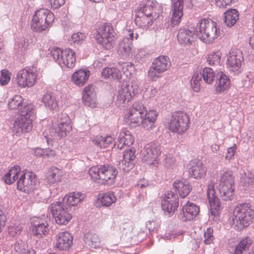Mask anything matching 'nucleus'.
I'll use <instances>...</instances> for the list:
<instances>
[{
	"label": "nucleus",
	"mask_w": 254,
	"mask_h": 254,
	"mask_svg": "<svg viewBox=\"0 0 254 254\" xmlns=\"http://www.w3.org/2000/svg\"><path fill=\"white\" fill-rule=\"evenodd\" d=\"M115 32L111 24H101L94 34L96 41L101 45L103 48L109 50L115 45Z\"/></svg>",
	"instance_id": "6"
},
{
	"label": "nucleus",
	"mask_w": 254,
	"mask_h": 254,
	"mask_svg": "<svg viewBox=\"0 0 254 254\" xmlns=\"http://www.w3.org/2000/svg\"><path fill=\"white\" fill-rule=\"evenodd\" d=\"M61 177L55 173H52L47 177L48 182L50 185H54L61 181Z\"/></svg>",
	"instance_id": "53"
},
{
	"label": "nucleus",
	"mask_w": 254,
	"mask_h": 254,
	"mask_svg": "<svg viewBox=\"0 0 254 254\" xmlns=\"http://www.w3.org/2000/svg\"><path fill=\"white\" fill-rule=\"evenodd\" d=\"M221 56L218 52L212 53L207 58V62L209 65H219L220 62Z\"/></svg>",
	"instance_id": "48"
},
{
	"label": "nucleus",
	"mask_w": 254,
	"mask_h": 254,
	"mask_svg": "<svg viewBox=\"0 0 254 254\" xmlns=\"http://www.w3.org/2000/svg\"><path fill=\"white\" fill-rule=\"evenodd\" d=\"M175 159L174 157L167 156L164 161V165L167 168H172L175 165Z\"/></svg>",
	"instance_id": "55"
},
{
	"label": "nucleus",
	"mask_w": 254,
	"mask_h": 254,
	"mask_svg": "<svg viewBox=\"0 0 254 254\" xmlns=\"http://www.w3.org/2000/svg\"><path fill=\"white\" fill-rule=\"evenodd\" d=\"M22 230V227L20 225L11 226L8 228V233L12 236L14 237L19 234Z\"/></svg>",
	"instance_id": "54"
},
{
	"label": "nucleus",
	"mask_w": 254,
	"mask_h": 254,
	"mask_svg": "<svg viewBox=\"0 0 254 254\" xmlns=\"http://www.w3.org/2000/svg\"><path fill=\"white\" fill-rule=\"evenodd\" d=\"M32 232L33 235L38 238H41L48 234L49 230L47 220L42 218L34 217L32 219Z\"/></svg>",
	"instance_id": "20"
},
{
	"label": "nucleus",
	"mask_w": 254,
	"mask_h": 254,
	"mask_svg": "<svg viewBox=\"0 0 254 254\" xmlns=\"http://www.w3.org/2000/svg\"><path fill=\"white\" fill-rule=\"evenodd\" d=\"M23 99L22 97L19 95H15L12 98L10 99L8 102V107L11 110H16L20 107L23 106ZM25 105H24V106ZM23 107H22L23 108Z\"/></svg>",
	"instance_id": "45"
},
{
	"label": "nucleus",
	"mask_w": 254,
	"mask_h": 254,
	"mask_svg": "<svg viewBox=\"0 0 254 254\" xmlns=\"http://www.w3.org/2000/svg\"><path fill=\"white\" fill-rule=\"evenodd\" d=\"M103 206H109L116 200V197L113 192H108L104 193L99 198Z\"/></svg>",
	"instance_id": "44"
},
{
	"label": "nucleus",
	"mask_w": 254,
	"mask_h": 254,
	"mask_svg": "<svg viewBox=\"0 0 254 254\" xmlns=\"http://www.w3.org/2000/svg\"><path fill=\"white\" fill-rule=\"evenodd\" d=\"M72 237L67 231L61 232L57 235L56 247L61 251L68 250L72 244Z\"/></svg>",
	"instance_id": "23"
},
{
	"label": "nucleus",
	"mask_w": 254,
	"mask_h": 254,
	"mask_svg": "<svg viewBox=\"0 0 254 254\" xmlns=\"http://www.w3.org/2000/svg\"><path fill=\"white\" fill-rule=\"evenodd\" d=\"M85 37L86 36L84 33L78 32L72 35L71 41L74 43L80 44L85 40Z\"/></svg>",
	"instance_id": "52"
},
{
	"label": "nucleus",
	"mask_w": 254,
	"mask_h": 254,
	"mask_svg": "<svg viewBox=\"0 0 254 254\" xmlns=\"http://www.w3.org/2000/svg\"><path fill=\"white\" fill-rule=\"evenodd\" d=\"M189 176L191 177L199 179L205 176L206 168L205 165L199 160H192L190 162L187 166Z\"/></svg>",
	"instance_id": "19"
},
{
	"label": "nucleus",
	"mask_w": 254,
	"mask_h": 254,
	"mask_svg": "<svg viewBox=\"0 0 254 254\" xmlns=\"http://www.w3.org/2000/svg\"><path fill=\"white\" fill-rule=\"evenodd\" d=\"M244 62L242 52L239 50L233 51L229 53L227 60V65L229 70L239 71Z\"/></svg>",
	"instance_id": "16"
},
{
	"label": "nucleus",
	"mask_w": 254,
	"mask_h": 254,
	"mask_svg": "<svg viewBox=\"0 0 254 254\" xmlns=\"http://www.w3.org/2000/svg\"><path fill=\"white\" fill-rule=\"evenodd\" d=\"M114 139L111 136H107L105 137L100 136L93 140L95 145L101 148H105L111 144Z\"/></svg>",
	"instance_id": "43"
},
{
	"label": "nucleus",
	"mask_w": 254,
	"mask_h": 254,
	"mask_svg": "<svg viewBox=\"0 0 254 254\" xmlns=\"http://www.w3.org/2000/svg\"><path fill=\"white\" fill-rule=\"evenodd\" d=\"M254 182V178L253 175H247L245 173L241 177V183L246 187V190L251 189Z\"/></svg>",
	"instance_id": "47"
},
{
	"label": "nucleus",
	"mask_w": 254,
	"mask_h": 254,
	"mask_svg": "<svg viewBox=\"0 0 254 254\" xmlns=\"http://www.w3.org/2000/svg\"><path fill=\"white\" fill-rule=\"evenodd\" d=\"M42 102L45 106L50 110H56L58 108V102L53 93H47L44 95Z\"/></svg>",
	"instance_id": "39"
},
{
	"label": "nucleus",
	"mask_w": 254,
	"mask_h": 254,
	"mask_svg": "<svg viewBox=\"0 0 254 254\" xmlns=\"http://www.w3.org/2000/svg\"><path fill=\"white\" fill-rule=\"evenodd\" d=\"M134 142V138L130 132L128 131H124L120 132L118 141L114 144L115 147H117L120 149H122L125 145L130 146Z\"/></svg>",
	"instance_id": "31"
},
{
	"label": "nucleus",
	"mask_w": 254,
	"mask_h": 254,
	"mask_svg": "<svg viewBox=\"0 0 254 254\" xmlns=\"http://www.w3.org/2000/svg\"><path fill=\"white\" fill-rule=\"evenodd\" d=\"M179 204L178 195L172 191H168L161 201L162 210L169 216H171L175 212Z\"/></svg>",
	"instance_id": "15"
},
{
	"label": "nucleus",
	"mask_w": 254,
	"mask_h": 254,
	"mask_svg": "<svg viewBox=\"0 0 254 254\" xmlns=\"http://www.w3.org/2000/svg\"><path fill=\"white\" fill-rule=\"evenodd\" d=\"M230 85L228 76L222 71H219L216 74L215 89L217 92H221L227 89Z\"/></svg>",
	"instance_id": "29"
},
{
	"label": "nucleus",
	"mask_w": 254,
	"mask_h": 254,
	"mask_svg": "<svg viewBox=\"0 0 254 254\" xmlns=\"http://www.w3.org/2000/svg\"><path fill=\"white\" fill-rule=\"evenodd\" d=\"M235 177L232 171H226L221 175L219 186L235 187Z\"/></svg>",
	"instance_id": "40"
},
{
	"label": "nucleus",
	"mask_w": 254,
	"mask_h": 254,
	"mask_svg": "<svg viewBox=\"0 0 254 254\" xmlns=\"http://www.w3.org/2000/svg\"><path fill=\"white\" fill-rule=\"evenodd\" d=\"M120 93H123L124 95H128V100H130L138 92V85L135 81L128 82L126 86H122L119 90Z\"/></svg>",
	"instance_id": "34"
},
{
	"label": "nucleus",
	"mask_w": 254,
	"mask_h": 254,
	"mask_svg": "<svg viewBox=\"0 0 254 254\" xmlns=\"http://www.w3.org/2000/svg\"><path fill=\"white\" fill-rule=\"evenodd\" d=\"M36 69L32 67H26L19 71L17 74L16 80L18 85L21 87H31L36 81Z\"/></svg>",
	"instance_id": "13"
},
{
	"label": "nucleus",
	"mask_w": 254,
	"mask_h": 254,
	"mask_svg": "<svg viewBox=\"0 0 254 254\" xmlns=\"http://www.w3.org/2000/svg\"><path fill=\"white\" fill-rule=\"evenodd\" d=\"M189 124V117L186 113L181 111L176 112L172 114L169 124V129L173 132L182 133L188 128Z\"/></svg>",
	"instance_id": "10"
},
{
	"label": "nucleus",
	"mask_w": 254,
	"mask_h": 254,
	"mask_svg": "<svg viewBox=\"0 0 254 254\" xmlns=\"http://www.w3.org/2000/svg\"><path fill=\"white\" fill-rule=\"evenodd\" d=\"M19 118L13 123L12 130L17 133H26L32 127V120L34 118L35 109L31 104H27L19 110Z\"/></svg>",
	"instance_id": "4"
},
{
	"label": "nucleus",
	"mask_w": 254,
	"mask_h": 254,
	"mask_svg": "<svg viewBox=\"0 0 254 254\" xmlns=\"http://www.w3.org/2000/svg\"><path fill=\"white\" fill-rule=\"evenodd\" d=\"M62 116L61 118H60V121H59L58 120V124H65V123H68V124H70V119L69 118V117H68V116H67L65 114H64V115H62Z\"/></svg>",
	"instance_id": "63"
},
{
	"label": "nucleus",
	"mask_w": 254,
	"mask_h": 254,
	"mask_svg": "<svg viewBox=\"0 0 254 254\" xmlns=\"http://www.w3.org/2000/svg\"><path fill=\"white\" fill-rule=\"evenodd\" d=\"M157 112L154 110H150L149 112L146 113L144 117L142 118V125L147 129L152 128L157 118Z\"/></svg>",
	"instance_id": "38"
},
{
	"label": "nucleus",
	"mask_w": 254,
	"mask_h": 254,
	"mask_svg": "<svg viewBox=\"0 0 254 254\" xmlns=\"http://www.w3.org/2000/svg\"><path fill=\"white\" fill-rule=\"evenodd\" d=\"M20 172V168L19 166H13L2 178V180L6 184L10 185L18 179Z\"/></svg>",
	"instance_id": "37"
},
{
	"label": "nucleus",
	"mask_w": 254,
	"mask_h": 254,
	"mask_svg": "<svg viewBox=\"0 0 254 254\" xmlns=\"http://www.w3.org/2000/svg\"><path fill=\"white\" fill-rule=\"evenodd\" d=\"M239 13L236 9H230L224 13V23L226 26L231 27L238 20Z\"/></svg>",
	"instance_id": "35"
},
{
	"label": "nucleus",
	"mask_w": 254,
	"mask_h": 254,
	"mask_svg": "<svg viewBox=\"0 0 254 254\" xmlns=\"http://www.w3.org/2000/svg\"><path fill=\"white\" fill-rule=\"evenodd\" d=\"M89 174L93 179L101 180L108 184H113L118 171L116 168L108 164L91 167Z\"/></svg>",
	"instance_id": "7"
},
{
	"label": "nucleus",
	"mask_w": 254,
	"mask_h": 254,
	"mask_svg": "<svg viewBox=\"0 0 254 254\" xmlns=\"http://www.w3.org/2000/svg\"><path fill=\"white\" fill-rule=\"evenodd\" d=\"M90 74L89 70L80 69L73 73L72 79L75 84L78 86H82L87 81Z\"/></svg>",
	"instance_id": "32"
},
{
	"label": "nucleus",
	"mask_w": 254,
	"mask_h": 254,
	"mask_svg": "<svg viewBox=\"0 0 254 254\" xmlns=\"http://www.w3.org/2000/svg\"><path fill=\"white\" fill-rule=\"evenodd\" d=\"M199 207L196 204L188 201L181 209L179 218L183 221H190L193 219L199 212Z\"/></svg>",
	"instance_id": "18"
},
{
	"label": "nucleus",
	"mask_w": 254,
	"mask_h": 254,
	"mask_svg": "<svg viewBox=\"0 0 254 254\" xmlns=\"http://www.w3.org/2000/svg\"><path fill=\"white\" fill-rule=\"evenodd\" d=\"M161 12V7L156 1L148 0L142 2L135 10V23L139 27L148 26L158 18Z\"/></svg>",
	"instance_id": "2"
},
{
	"label": "nucleus",
	"mask_w": 254,
	"mask_h": 254,
	"mask_svg": "<svg viewBox=\"0 0 254 254\" xmlns=\"http://www.w3.org/2000/svg\"><path fill=\"white\" fill-rule=\"evenodd\" d=\"M132 43L128 38H124L120 43L118 52L123 59L127 60L132 57Z\"/></svg>",
	"instance_id": "30"
},
{
	"label": "nucleus",
	"mask_w": 254,
	"mask_h": 254,
	"mask_svg": "<svg viewBox=\"0 0 254 254\" xmlns=\"http://www.w3.org/2000/svg\"><path fill=\"white\" fill-rule=\"evenodd\" d=\"M83 240L87 245L94 249L100 248L102 245L101 240L98 235L92 233H86L84 235Z\"/></svg>",
	"instance_id": "33"
},
{
	"label": "nucleus",
	"mask_w": 254,
	"mask_h": 254,
	"mask_svg": "<svg viewBox=\"0 0 254 254\" xmlns=\"http://www.w3.org/2000/svg\"><path fill=\"white\" fill-rule=\"evenodd\" d=\"M207 196L209 201L211 214L214 216H217L221 210V203L219 198L215 195L214 184L212 183L207 186Z\"/></svg>",
	"instance_id": "17"
},
{
	"label": "nucleus",
	"mask_w": 254,
	"mask_h": 254,
	"mask_svg": "<svg viewBox=\"0 0 254 254\" xmlns=\"http://www.w3.org/2000/svg\"><path fill=\"white\" fill-rule=\"evenodd\" d=\"M71 126L70 124L68 123L65 124H57V126L55 127V133L57 135L60 137H64L66 136L71 130Z\"/></svg>",
	"instance_id": "42"
},
{
	"label": "nucleus",
	"mask_w": 254,
	"mask_h": 254,
	"mask_svg": "<svg viewBox=\"0 0 254 254\" xmlns=\"http://www.w3.org/2000/svg\"><path fill=\"white\" fill-rule=\"evenodd\" d=\"M157 227V224L154 221H148L146 224V227L150 233L155 231Z\"/></svg>",
	"instance_id": "60"
},
{
	"label": "nucleus",
	"mask_w": 254,
	"mask_h": 254,
	"mask_svg": "<svg viewBox=\"0 0 254 254\" xmlns=\"http://www.w3.org/2000/svg\"><path fill=\"white\" fill-rule=\"evenodd\" d=\"M121 65L124 72L128 71L129 73H131L134 70V64L131 63L124 62Z\"/></svg>",
	"instance_id": "56"
},
{
	"label": "nucleus",
	"mask_w": 254,
	"mask_h": 254,
	"mask_svg": "<svg viewBox=\"0 0 254 254\" xmlns=\"http://www.w3.org/2000/svg\"><path fill=\"white\" fill-rule=\"evenodd\" d=\"M6 221V217L3 211L0 209V232L1 231L2 228L5 226Z\"/></svg>",
	"instance_id": "61"
},
{
	"label": "nucleus",
	"mask_w": 254,
	"mask_h": 254,
	"mask_svg": "<svg viewBox=\"0 0 254 254\" xmlns=\"http://www.w3.org/2000/svg\"><path fill=\"white\" fill-rule=\"evenodd\" d=\"M201 73L203 80L206 83L208 84L212 83L215 77V73L212 68L205 67Z\"/></svg>",
	"instance_id": "46"
},
{
	"label": "nucleus",
	"mask_w": 254,
	"mask_h": 254,
	"mask_svg": "<svg viewBox=\"0 0 254 254\" xmlns=\"http://www.w3.org/2000/svg\"><path fill=\"white\" fill-rule=\"evenodd\" d=\"M191 88L194 91L197 92L199 89L200 80L191 79L190 80Z\"/></svg>",
	"instance_id": "62"
},
{
	"label": "nucleus",
	"mask_w": 254,
	"mask_h": 254,
	"mask_svg": "<svg viewBox=\"0 0 254 254\" xmlns=\"http://www.w3.org/2000/svg\"><path fill=\"white\" fill-rule=\"evenodd\" d=\"M122 93H120L119 91L118 95L117 97V101L120 104H122L124 103H125V102L127 101V102H128L129 100H128V95L127 96L124 95L122 94Z\"/></svg>",
	"instance_id": "59"
},
{
	"label": "nucleus",
	"mask_w": 254,
	"mask_h": 254,
	"mask_svg": "<svg viewBox=\"0 0 254 254\" xmlns=\"http://www.w3.org/2000/svg\"><path fill=\"white\" fill-rule=\"evenodd\" d=\"M173 188L179 193L180 197L185 198L192 190V186L188 181L183 179L177 180L173 183Z\"/></svg>",
	"instance_id": "25"
},
{
	"label": "nucleus",
	"mask_w": 254,
	"mask_h": 254,
	"mask_svg": "<svg viewBox=\"0 0 254 254\" xmlns=\"http://www.w3.org/2000/svg\"><path fill=\"white\" fill-rule=\"evenodd\" d=\"M147 113L146 108L139 102H135L130 107L128 114L125 118V121L130 124L132 127H136L141 125L142 118Z\"/></svg>",
	"instance_id": "9"
},
{
	"label": "nucleus",
	"mask_w": 254,
	"mask_h": 254,
	"mask_svg": "<svg viewBox=\"0 0 254 254\" xmlns=\"http://www.w3.org/2000/svg\"><path fill=\"white\" fill-rule=\"evenodd\" d=\"M236 147L235 145L233 146L230 147L227 149V153L226 154V159L229 160L234 156L236 152Z\"/></svg>",
	"instance_id": "58"
},
{
	"label": "nucleus",
	"mask_w": 254,
	"mask_h": 254,
	"mask_svg": "<svg viewBox=\"0 0 254 254\" xmlns=\"http://www.w3.org/2000/svg\"><path fill=\"white\" fill-rule=\"evenodd\" d=\"M38 183L37 176L33 172H28L20 176L17 182V189L21 191L30 193L34 190Z\"/></svg>",
	"instance_id": "12"
},
{
	"label": "nucleus",
	"mask_w": 254,
	"mask_h": 254,
	"mask_svg": "<svg viewBox=\"0 0 254 254\" xmlns=\"http://www.w3.org/2000/svg\"><path fill=\"white\" fill-rule=\"evenodd\" d=\"M54 15L47 9L37 10L33 17L31 28L36 32L45 31L54 21Z\"/></svg>",
	"instance_id": "8"
},
{
	"label": "nucleus",
	"mask_w": 254,
	"mask_h": 254,
	"mask_svg": "<svg viewBox=\"0 0 254 254\" xmlns=\"http://www.w3.org/2000/svg\"><path fill=\"white\" fill-rule=\"evenodd\" d=\"M17 41L21 45V47L23 48L24 51L26 50L29 45L28 40L25 38H21Z\"/></svg>",
	"instance_id": "64"
},
{
	"label": "nucleus",
	"mask_w": 254,
	"mask_h": 254,
	"mask_svg": "<svg viewBox=\"0 0 254 254\" xmlns=\"http://www.w3.org/2000/svg\"><path fill=\"white\" fill-rule=\"evenodd\" d=\"M63 50L58 47H54L51 51V56L59 64H60L62 56H63Z\"/></svg>",
	"instance_id": "49"
},
{
	"label": "nucleus",
	"mask_w": 254,
	"mask_h": 254,
	"mask_svg": "<svg viewBox=\"0 0 254 254\" xmlns=\"http://www.w3.org/2000/svg\"><path fill=\"white\" fill-rule=\"evenodd\" d=\"M213 230L211 228H207L204 234V243L206 245H209L212 243L214 237L213 236Z\"/></svg>",
	"instance_id": "50"
},
{
	"label": "nucleus",
	"mask_w": 254,
	"mask_h": 254,
	"mask_svg": "<svg viewBox=\"0 0 254 254\" xmlns=\"http://www.w3.org/2000/svg\"><path fill=\"white\" fill-rule=\"evenodd\" d=\"M49 1L53 9L59 8L65 2V0H49Z\"/></svg>",
	"instance_id": "57"
},
{
	"label": "nucleus",
	"mask_w": 254,
	"mask_h": 254,
	"mask_svg": "<svg viewBox=\"0 0 254 254\" xmlns=\"http://www.w3.org/2000/svg\"><path fill=\"white\" fill-rule=\"evenodd\" d=\"M172 17L171 23L175 25L180 23L183 15L184 0H171Z\"/></svg>",
	"instance_id": "24"
},
{
	"label": "nucleus",
	"mask_w": 254,
	"mask_h": 254,
	"mask_svg": "<svg viewBox=\"0 0 254 254\" xmlns=\"http://www.w3.org/2000/svg\"><path fill=\"white\" fill-rule=\"evenodd\" d=\"M84 198L79 192H73L66 195L62 201H56L50 205L49 210L57 224L66 225L72 218L71 207L76 205Z\"/></svg>",
	"instance_id": "1"
},
{
	"label": "nucleus",
	"mask_w": 254,
	"mask_h": 254,
	"mask_svg": "<svg viewBox=\"0 0 254 254\" xmlns=\"http://www.w3.org/2000/svg\"><path fill=\"white\" fill-rule=\"evenodd\" d=\"M160 153V144L158 142H150L141 151L142 160L149 165H155L158 164L157 159Z\"/></svg>",
	"instance_id": "14"
},
{
	"label": "nucleus",
	"mask_w": 254,
	"mask_h": 254,
	"mask_svg": "<svg viewBox=\"0 0 254 254\" xmlns=\"http://www.w3.org/2000/svg\"><path fill=\"white\" fill-rule=\"evenodd\" d=\"M96 94L92 85H88L84 88L83 91L82 101L88 107L93 108L96 105Z\"/></svg>",
	"instance_id": "28"
},
{
	"label": "nucleus",
	"mask_w": 254,
	"mask_h": 254,
	"mask_svg": "<svg viewBox=\"0 0 254 254\" xmlns=\"http://www.w3.org/2000/svg\"><path fill=\"white\" fill-rule=\"evenodd\" d=\"M102 76L105 78L111 77L114 79L119 80L121 78V73L118 69L115 67H105L102 71Z\"/></svg>",
	"instance_id": "41"
},
{
	"label": "nucleus",
	"mask_w": 254,
	"mask_h": 254,
	"mask_svg": "<svg viewBox=\"0 0 254 254\" xmlns=\"http://www.w3.org/2000/svg\"><path fill=\"white\" fill-rule=\"evenodd\" d=\"M196 37V31L185 28H180L178 32L177 38L181 44L188 45L192 42Z\"/></svg>",
	"instance_id": "27"
},
{
	"label": "nucleus",
	"mask_w": 254,
	"mask_h": 254,
	"mask_svg": "<svg viewBox=\"0 0 254 254\" xmlns=\"http://www.w3.org/2000/svg\"><path fill=\"white\" fill-rule=\"evenodd\" d=\"M253 241L249 237H245L236 245L233 254H254Z\"/></svg>",
	"instance_id": "21"
},
{
	"label": "nucleus",
	"mask_w": 254,
	"mask_h": 254,
	"mask_svg": "<svg viewBox=\"0 0 254 254\" xmlns=\"http://www.w3.org/2000/svg\"><path fill=\"white\" fill-rule=\"evenodd\" d=\"M235 187L218 186L219 197L222 200L230 201L234 198Z\"/></svg>",
	"instance_id": "36"
},
{
	"label": "nucleus",
	"mask_w": 254,
	"mask_h": 254,
	"mask_svg": "<svg viewBox=\"0 0 254 254\" xmlns=\"http://www.w3.org/2000/svg\"><path fill=\"white\" fill-rule=\"evenodd\" d=\"M254 211L250 203H239L233 216V225L235 230L241 231L250 225L254 217Z\"/></svg>",
	"instance_id": "3"
},
{
	"label": "nucleus",
	"mask_w": 254,
	"mask_h": 254,
	"mask_svg": "<svg viewBox=\"0 0 254 254\" xmlns=\"http://www.w3.org/2000/svg\"><path fill=\"white\" fill-rule=\"evenodd\" d=\"M171 66V62L169 57L161 56L155 59L150 67L148 75L153 80L160 77L164 71Z\"/></svg>",
	"instance_id": "11"
},
{
	"label": "nucleus",
	"mask_w": 254,
	"mask_h": 254,
	"mask_svg": "<svg viewBox=\"0 0 254 254\" xmlns=\"http://www.w3.org/2000/svg\"><path fill=\"white\" fill-rule=\"evenodd\" d=\"M75 52L70 49H66L63 50L59 65L62 67L66 66L67 68H72L75 65Z\"/></svg>",
	"instance_id": "26"
},
{
	"label": "nucleus",
	"mask_w": 254,
	"mask_h": 254,
	"mask_svg": "<svg viewBox=\"0 0 254 254\" xmlns=\"http://www.w3.org/2000/svg\"><path fill=\"white\" fill-rule=\"evenodd\" d=\"M196 37L206 43H212L218 36L216 23L210 19L200 20L195 27Z\"/></svg>",
	"instance_id": "5"
},
{
	"label": "nucleus",
	"mask_w": 254,
	"mask_h": 254,
	"mask_svg": "<svg viewBox=\"0 0 254 254\" xmlns=\"http://www.w3.org/2000/svg\"><path fill=\"white\" fill-rule=\"evenodd\" d=\"M135 150L130 149L126 150L123 155L124 160L120 163V167L124 172H128L132 169L136 162Z\"/></svg>",
	"instance_id": "22"
},
{
	"label": "nucleus",
	"mask_w": 254,
	"mask_h": 254,
	"mask_svg": "<svg viewBox=\"0 0 254 254\" xmlns=\"http://www.w3.org/2000/svg\"><path fill=\"white\" fill-rule=\"evenodd\" d=\"M10 74L8 70L3 69L0 73V82L1 85H4L7 84L10 81Z\"/></svg>",
	"instance_id": "51"
}]
</instances>
